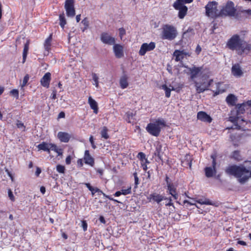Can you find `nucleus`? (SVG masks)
Masks as SVG:
<instances>
[{
	"label": "nucleus",
	"mask_w": 251,
	"mask_h": 251,
	"mask_svg": "<svg viewBox=\"0 0 251 251\" xmlns=\"http://www.w3.org/2000/svg\"><path fill=\"white\" fill-rule=\"evenodd\" d=\"M226 48L236 51L239 55L247 54L251 50V44L248 43L239 34H235L227 40Z\"/></svg>",
	"instance_id": "1"
},
{
	"label": "nucleus",
	"mask_w": 251,
	"mask_h": 251,
	"mask_svg": "<svg viewBox=\"0 0 251 251\" xmlns=\"http://www.w3.org/2000/svg\"><path fill=\"white\" fill-rule=\"evenodd\" d=\"M225 173L228 175L235 176L239 182L244 184L251 176V168L247 169L243 165H231L226 168Z\"/></svg>",
	"instance_id": "2"
},
{
	"label": "nucleus",
	"mask_w": 251,
	"mask_h": 251,
	"mask_svg": "<svg viewBox=\"0 0 251 251\" xmlns=\"http://www.w3.org/2000/svg\"><path fill=\"white\" fill-rule=\"evenodd\" d=\"M187 68L188 72L186 73L190 76V79L194 81L197 92L201 93L208 90V88L213 81V79H211L208 82H206L204 79H202L200 83L195 80L201 72L202 67L193 66V67H187Z\"/></svg>",
	"instance_id": "3"
},
{
	"label": "nucleus",
	"mask_w": 251,
	"mask_h": 251,
	"mask_svg": "<svg viewBox=\"0 0 251 251\" xmlns=\"http://www.w3.org/2000/svg\"><path fill=\"white\" fill-rule=\"evenodd\" d=\"M251 100H248L247 101L245 102H243L242 104H238L236 105L235 108L236 109L237 111V117H235L234 120H231V121H232L234 123H236V128L237 129H240V126L238 125V124H241V122H246V123L249 122L248 120L246 121L243 118H242L241 117H240L239 115L240 114H243L246 110H248L249 109L251 108Z\"/></svg>",
	"instance_id": "4"
},
{
	"label": "nucleus",
	"mask_w": 251,
	"mask_h": 251,
	"mask_svg": "<svg viewBox=\"0 0 251 251\" xmlns=\"http://www.w3.org/2000/svg\"><path fill=\"white\" fill-rule=\"evenodd\" d=\"M166 126V122L163 119H157L153 123L148 124L146 129L151 135L157 137L159 135L161 129Z\"/></svg>",
	"instance_id": "5"
},
{
	"label": "nucleus",
	"mask_w": 251,
	"mask_h": 251,
	"mask_svg": "<svg viewBox=\"0 0 251 251\" xmlns=\"http://www.w3.org/2000/svg\"><path fill=\"white\" fill-rule=\"evenodd\" d=\"M177 35V29L174 26L169 24L163 25L161 34L162 39L172 41L176 37Z\"/></svg>",
	"instance_id": "6"
},
{
	"label": "nucleus",
	"mask_w": 251,
	"mask_h": 251,
	"mask_svg": "<svg viewBox=\"0 0 251 251\" xmlns=\"http://www.w3.org/2000/svg\"><path fill=\"white\" fill-rule=\"evenodd\" d=\"M218 2L215 1H209L205 7V15L213 19L220 17V11L218 9Z\"/></svg>",
	"instance_id": "7"
},
{
	"label": "nucleus",
	"mask_w": 251,
	"mask_h": 251,
	"mask_svg": "<svg viewBox=\"0 0 251 251\" xmlns=\"http://www.w3.org/2000/svg\"><path fill=\"white\" fill-rule=\"evenodd\" d=\"M236 11V9L234 7V3L231 1H227L226 5L223 6L220 11V17L234 16Z\"/></svg>",
	"instance_id": "8"
},
{
	"label": "nucleus",
	"mask_w": 251,
	"mask_h": 251,
	"mask_svg": "<svg viewBox=\"0 0 251 251\" xmlns=\"http://www.w3.org/2000/svg\"><path fill=\"white\" fill-rule=\"evenodd\" d=\"M175 9L178 10V17L179 19H182L186 15L188 12L187 7L183 3L175 2L173 5Z\"/></svg>",
	"instance_id": "9"
},
{
	"label": "nucleus",
	"mask_w": 251,
	"mask_h": 251,
	"mask_svg": "<svg viewBox=\"0 0 251 251\" xmlns=\"http://www.w3.org/2000/svg\"><path fill=\"white\" fill-rule=\"evenodd\" d=\"M64 7L67 16L69 17H74L75 14L74 0H66Z\"/></svg>",
	"instance_id": "10"
},
{
	"label": "nucleus",
	"mask_w": 251,
	"mask_h": 251,
	"mask_svg": "<svg viewBox=\"0 0 251 251\" xmlns=\"http://www.w3.org/2000/svg\"><path fill=\"white\" fill-rule=\"evenodd\" d=\"M155 48V44L154 42H151L149 44L143 43L140 48L139 54L141 56L144 55L147 51L153 50Z\"/></svg>",
	"instance_id": "11"
},
{
	"label": "nucleus",
	"mask_w": 251,
	"mask_h": 251,
	"mask_svg": "<svg viewBox=\"0 0 251 251\" xmlns=\"http://www.w3.org/2000/svg\"><path fill=\"white\" fill-rule=\"evenodd\" d=\"M167 199V198L155 192L150 194L147 197V200L149 202H155L158 204Z\"/></svg>",
	"instance_id": "12"
},
{
	"label": "nucleus",
	"mask_w": 251,
	"mask_h": 251,
	"mask_svg": "<svg viewBox=\"0 0 251 251\" xmlns=\"http://www.w3.org/2000/svg\"><path fill=\"white\" fill-rule=\"evenodd\" d=\"M100 39L103 43L108 45H114L115 43V38L112 37L108 33L106 32L101 33Z\"/></svg>",
	"instance_id": "13"
},
{
	"label": "nucleus",
	"mask_w": 251,
	"mask_h": 251,
	"mask_svg": "<svg viewBox=\"0 0 251 251\" xmlns=\"http://www.w3.org/2000/svg\"><path fill=\"white\" fill-rule=\"evenodd\" d=\"M113 51L117 58H121L124 56V47L120 44H114Z\"/></svg>",
	"instance_id": "14"
},
{
	"label": "nucleus",
	"mask_w": 251,
	"mask_h": 251,
	"mask_svg": "<svg viewBox=\"0 0 251 251\" xmlns=\"http://www.w3.org/2000/svg\"><path fill=\"white\" fill-rule=\"evenodd\" d=\"M51 74L50 72H47L41 78L40 83L42 86L46 88H49L51 80Z\"/></svg>",
	"instance_id": "15"
},
{
	"label": "nucleus",
	"mask_w": 251,
	"mask_h": 251,
	"mask_svg": "<svg viewBox=\"0 0 251 251\" xmlns=\"http://www.w3.org/2000/svg\"><path fill=\"white\" fill-rule=\"evenodd\" d=\"M231 73L237 77H240L243 75V72L239 64L233 65L231 68Z\"/></svg>",
	"instance_id": "16"
},
{
	"label": "nucleus",
	"mask_w": 251,
	"mask_h": 251,
	"mask_svg": "<svg viewBox=\"0 0 251 251\" xmlns=\"http://www.w3.org/2000/svg\"><path fill=\"white\" fill-rule=\"evenodd\" d=\"M197 118L198 120L204 122L210 123L212 119L206 112L203 111H200L197 114Z\"/></svg>",
	"instance_id": "17"
},
{
	"label": "nucleus",
	"mask_w": 251,
	"mask_h": 251,
	"mask_svg": "<svg viewBox=\"0 0 251 251\" xmlns=\"http://www.w3.org/2000/svg\"><path fill=\"white\" fill-rule=\"evenodd\" d=\"M71 137V135L66 132L59 131L57 133V138L61 142L68 143Z\"/></svg>",
	"instance_id": "18"
},
{
	"label": "nucleus",
	"mask_w": 251,
	"mask_h": 251,
	"mask_svg": "<svg viewBox=\"0 0 251 251\" xmlns=\"http://www.w3.org/2000/svg\"><path fill=\"white\" fill-rule=\"evenodd\" d=\"M52 145H53V144L42 142L41 143L38 145L37 147L38 149V150H42L45 151H47L48 153H50V150H51L52 149Z\"/></svg>",
	"instance_id": "19"
},
{
	"label": "nucleus",
	"mask_w": 251,
	"mask_h": 251,
	"mask_svg": "<svg viewBox=\"0 0 251 251\" xmlns=\"http://www.w3.org/2000/svg\"><path fill=\"white\" fill-rule=\"evenodd\" d=\"M167 190L169 191V194L171 195L174 199L177 200L178 199V196L176 192V186L173 183L168 184Z\"/></svg>",
	"instance_id": "20"
},
{
	"label": "nucleus",
	"mask_w": 251,
	"mask_h": 251,
	"mask_svg": "<svg viewBox=\"0 0 251 251\" xmlns=\"http://www.w3.org/2000/svg\"><path fill=\"white\" fill-rule=\"evenodd\" d=\"M51 40H52V34H50V36L45 40L44 43V48L45 51L47 52L44 53L45 55H48L50 51L51 50Z\"/></svg>",
	"instance_id": "21"
},
{
	"label": "nucleus",
	"mask_w": 251,
	"mask_h": 251,
	"mask_svg": "<svg viewBox=\"0 0 251 251\" xmlns=\"http://www.w3.org/2000/svg\"><path fill=\"white\" fill-rule=\"evenodd\" d=\"M237 98L233 94H229L226 98V103L229 106H236L237 101Z\"/></svg>",
	"instance_id": "22"
},
{
	"label": "nucleus",
	"mask_w": 251,
	"mask_h": 251,
	"mask_svg": "<svg viewBox=\"0 0 251 251\" xmlns=\"http://www.w3.org/2000/svg\"><path fill=\"white\" fill-rule=\"evenodd\" d=\"M128 76L124 74L121 76L119 80V84L121 88L124 89L128 86Z\"/></svg>",
	"instance_id": "23"
},
{
	"label": "nucleus",
	"mask_w": 251,
	"mask_h": 251,
	"mask_svg": "<svg viewBox=\"0 0 251 251\" xmlns=\"http://www.w3.org/2000/svg\"><path fill=\"white\" fill-rule=\"evenodd\" d=\"M186 53L183 50H175L174 52L173 55L175 57L176 61L178 62L181 61L184 57Z\"/></svg>",
	"instance_id": "24"
},
{
	"label": "nucleus",
	"mask_w": 251,
	"mask_h": 251,
	"mask_svg": "<svg viewBox=\"0 0 251 251\" xmlns=\"http://www.w3.org/2000/svg\"><path fill=\"white\" fill-rule=\"evenodd\" d=\"M193 158L192 156L189 154H186L185 156L184 159L183 161H182V163L183 164L184 167H189L190 168H191L192 166V161Z\"/></svg>",
	"instance_id": "25"
},
{
	"label": "nucleus",
	"mask_w": 251,
	"mask_h": 251,
	"mask_svg": "<svg viewBox=\"0 0 251 251\" xmlns=\"http://www.w3.org/2000/svg\"><path fill=\"white\" fill-rule=\"evenodd\" d=\"M84 159L86 164H90L92 166L93 165L94 160L90 155L89 151L88 150H86L85 151Z\"/></svg>",
	"instance_id": "26"
},
{
	"label": "nucleus",
	"mask_w": 251,
	"mask_h": 251,
	"mask_svg": "<svg viewBox=\"0 0 251 251\" xmlns=\"http://www.w3.org/2000/svg\"><path fill=\"white\" fill-rule=\"evenodd\" d=\"M162 148V145L160 143L158 142L156 145L154 155L155 156H157L159 159H161L162 154H163Z\"/></svg>",
	"instance_id": "27"
},
{
	"label": "nucleus",
	"mask_w": 251,
	"mask_h": 251,
	"mask_svg": "<svg viewBox=\"0 0 251 251\" xmlns=\"http://www.w3.org/2000/svg\"><path fill=\"white\" fill-rule=\"evenodd\" d=\"M29 42L27 41L26 43L24 45V48L23 52V61L22 63H24L25 62L27 55L29 50Z\"/></svg>",
	"instance_id": "28"
},
{
	"label": "nucleus",
	"mask_w": 251,
	"mask_h": 251,
	"mask_svg": "<svg viewBox=\"0 0 251 251\" xmlns=\"http://www.w3.org/2000/svg\"><path fill=\"white\" fill-rule=\"evenodd\" d=\"M137 158L141 161V164L143 163H150L149 161L146 158L145 154L143 152H140L138 153Z\"/></svg>",
	"instance_id": "29"
},
{
	"label": "nucleus",
	"mask_w": 251,
	"mask_h": 251,
	"mask_svg": "<svg viewBox=\"0 0 251 251\" xmlns=\"http://www.w3.org/2000/svg\"><path fill=\"white\" fill-rule=\"evenodd\" d=\"M196 201L201 204H206L209 205H214L215 203L208 199L205 198L204 199H201L198 200H196Z\"/></svg>",
	"instance_id": "30"
},
{
	"label": "nucleus",
	"mask_w": 251,
	"mask_h": 251,
	"mask_svg": "<svg viewBox=\"0 0 251 251\" xmlns=\"http://www.w3.org/2000/svg\"><path fill=\"white\" fill-rule=\"evenodd\" d=\"M204 170L205 176L207 177H212L216 173V170H214L212 167H206Z\"/></svg>",
	"instance_id": "31"
},
{
	"label": "nucleus",
	"mask_w": 251,
	"mask_h": 251,
	"mask_svg": "<svg viewBox=\"0 0 251 251\" xmlns=\"http://www.w3.org/2000/svg\"><path fill=\"white\" fill-rule=\"evenodd\" d=\"M161 88L165 91V96L167 98H170L171 96V92L175 90V89L172 87V89L169 88L166 84H163L161 86Z\"/></svg>",
	"instance_id": "32"
},
{
	"label": "nucleus",
	"mask_w": 251,
	"mask_h": 251,
	"mask_svg": "<svg viewBox=\"0 0 251 251\" xmlns=\"http://www.w3.org/2000/svg\"><path fill=\"white\" fill-rule=\"evenodd\" d=\"M108 128L106 126L102 127L100 131L101 137L106 140L109 138V136L108 134Z\"/></svg>",
	"instance_id": "33"
},
{
	"label": "nucleus",
	"mask_w": 251,
	"mask_h": 251,
	"mask_svg": "<svg viewBox=\"0 0 251 251\" xmlns=\"http://www.w3.org/2000/svg\"><path fill=\"white\" fill-rule=\"evenodd\" d=\"M59 25L60 26L64 29L65 25L67 24L66 20L64 16V14L62 13L59 15Z\"/></svg>",
	"instance_id": "34"
},
{
	"label": "nucleus",
	"mask_w": 251,
	"mask_h": 251,
	"mask_svg": "<svg viewBox=\"0 0 251 251\" xmlns=\"http://www.w3.org/2000/svg\"><path fill=\"white\" fill-rule=\"evenodd\" d=\"M81 24L83 25V27H81V30L84 32L86 29H87L89 25V21L87 18H85L81 22Z\"/></svg>",
	"instance_id": "35"
},
{
	"label": "nucleus",
	"mask_w": 251,
	"mask_h": 251,
	"mask_svg": "<svg viewBox=\"0 0 251 251\" xmlns=\"http://www.w3.org/2000/svg\"><path fill=\"white\" fill-rule=\"evenodd\" d=\"M232 158L237 161L242 160V156L240 154V151H235L233 152Z\"/></svg>",
	"instance_id": "36"
},
{
	"label": "nucleus",
	"mask_w": 251,
	"mask_h": 251,
	"mask_svg": "<svg viewBox=\"0 0 251 251\" xmlns=\"http://www.w3.org/2000/svg\"><path fill=\"white\" fill-rule=\"evenodd\" d=\"M51 147V150L56 152L58 154V155H62V150L61 149H58L55 144H53V145H52Z\"/></svg>",
	"instance_id": "37"
},
{
	"label": "nucleus",
	"mask_w": 251,
	"mask_h": 251,
	"mask_svg": "<svg viewBox=\"0 0 251 251\" xmlns=\"http://www.w3.org/2000/svg\"><path fill=\"white\" fill-rule=\"evenodd\" d=\"M29 75L28 74H26V75H25V76L24 77L23 82L21 84L22 87H24L27 84L28 81L29 80Z\"/></svg>",
	"instance_id": "38"
},
{
	"label": "nucleus",
	"mask_w": 251,
	"mask_h": 251,
	"mask_svg": "<svg viewBox=\"0 0 251 251\" xmlns=\"http://www.w3.org/2000/svg\"><path fill=\"white\" fill-rule=\"evenodd\" d=\"M122 195H126L128 194H130L131 193V187H129L128 188L126 189H122L121 190Z\"/></svg>",
	"instance_id": "39"
},
{
	"label": "nucleus",
	"mask_w": 251,
	"mask_h": 251,
	"mask_svg": "<svg viewBox=\"0 0 251 251\" xmlns=\"http://www.w3.org/2000/svg\"><path fill=\"white\" fill-rule=\"evenodd\" d=\"M57 171L61 174H64L65 171V168L64 166L61 165H57L56 166Z\"/></svg>",
	"instance_id": "40"
},
{
	"label": "nucleus",
	"mask_w": 251,
	"mask_h": 251,
	"mask_svg": "<svg viewBox=\"0 0 251 251\" xmlns=\"http://www.w3.org/2000/svg\"><path fill=\"white\" fill-rule=\"evenodd\" d=\"M133 176L134 177V184H135V188H137L138 185L139 184V178L138 177L137 173V172H134L133 174Z\"/></svg>",
	"instance_id": "41"
},
{
	"label": "nucleus",
	"mask_w": 251,
	"mask_h": 251,
	"mask_svg": "<svg viewBox=\"0 0 251 251\" xmlns=\"http://www.w3.org/2000/svg\"><path fill=\"white\" fill-rule=\"evenodd\" d=\"M211 158L212 159V168L214 169V170H216V156L215 155H211Z\"/></svg>",
	"instance_id": "42"
},
{
	"label": "nucleus",
	"mask_w": 251,
	"mask_h": 251,
	"mask_svg": "<svg viewBox=\"0 0 251 251\" xmlns=\"http://www.w3.org/2000/svg\"><path fill=\"white\" fill-rule=\"evenodd\" d=\"M10 93L15 97L17 99L19 98V91L17 89H13L10 92Z\"/></svg>",
	"instance_id": "43"
},
{
	"label": "nucleus",
	"mask_w": 251,
	"mask_h": 251,
	"mask_svg": "<svg viewBox=\"0 0 251 251\" xmlns=\"http://www.w3.org/2000/svg\"><path fill=\"white\" fill-rule=\"evenodd\" d=\"M119 36H120L121 39H122L123 37L126 33V30L123 27H121L119 29Z\"/></svg>",
	"instance_id": "44"
},
{
	"label": "nucleus",
	"mask_w": 251,
	"mask_h": 251,
	"mask_svg": "<svg viewBox=\"0 0 251 251\" xmlns=\"http://www.w3.org/2000/svg\"><path fill=\"white\" fill-rule=\"evenodd\" d=\"M193 0H176L175 2L180 3H183V4L185 5L186 3H190L192 2Z\"/></svg>",
	"instance_id": "45"
},
{
	"label": "nucleus",
	"mask_w": 251,
	"mask_h": 251,
	"mask_svg": "<svg viewBox=\"0 0 251 251\" xmlns=\"http://www.w3.org/2000/svg\"><path fill=\"white\" fill-rule=\"evenodd\" d=\"M89 102L91 108L94 110V100H93L91 97H89Z\"/></svg>",
	"instance_id": "46"
},
{
	"label": "nucleus",
	"mask_w": 251,
	"mask_h": 251,
	"mask_svg": "<svg viewBox=\"0 0 251 251\" xmlns=\"http://www.w3.org/2000/svg\"><path fill=\"white\" fill-rule=\"evenodd\" d=\"M8 194L9 199L11 200V201H15V197L10 189L8 190Z\"/></svg>",
	"instance_id": "47"
},
{
	"label": "nucleus",
	"mask_w": 251,
	"mask_h": 251,
	"mask_svg": "<svg viewBox=\"0 0 251 251\" xmlns=\"http://www.w3.org/2000/svg\"><path fill=\"white\" fill-rule=\"evenodd\" d=\"M16 126H17V127L19 128H22V127L25 128L24 123H23L21 121H20L19 120L17 121Z\"/></svg>",
	"instance_id": "48"
},
{
	"label": "nucleus",
	"mask_w": 251,
	"mask_h": 251,
	"mask_svg": "<svg viewBox=\"0 0 251 251\" xmlns=\"http://www.w3.org/2000/svg\"><path fill=\"white\" fill-rule=\"evenodd\" d=\"M87 187L91 191L92 195H94V188L93 187L90 183H85Z\"/></svg>",
	"instance_id": "49"
},
{
	"label": "nucleus",
	"mask_w": 251,
	"mask_h": 251,
	"mask_svg": "<svg viewBox=\"0 0 251 251\" xmlns=\"http://www.w3.org/2000/svg\"><path fill=\"white\" fill-rule=\"evenodd\" d=\"M82 227L84 231L87 230V222L86 221H84V220L82 221Z\"/></svg>",
	"instance_id": "50"
},
{
	"label": "nucleus",
	"mask_w": 251,
	"mask_h": 251,
	"mask_svg": "<svg viewBox=\"0 0 251 251\" xmlns=\"http://www.w3.org/2000/svg\"><path fill=\"white\" fill-rule=\"evenodd\" d=\"M72 157L71 155H68L67 156L65 162L67 165H70L71 163Z\"/></svg>",
	"instance_id": "51"
},
{
	"label": "nucleus",
	"mask_w": 251,
	"mask_h": 251,
	"mask_svg": "<svg viewBox=\"0 0 251 251\" xmlns=\"http://www.w3.org/2000/svg\"><path fill=\"white\" fill-rule=\"evenodd\" d=\"M126 115H127V118L128 119V123H130L131 122L130 121V119L132 118V117L133 116V113L132 112H127L126 113Z\"/></svg>",
	"instance_id": "52"
},
{
	"label": "nucleus",
	"mask_w": 251,
	"mask_h": 251,
	"mask_svg": "<svg viewBox=\"0 0 251 251\" xmlns=\"http://www.w3.org/2000/svg\"><path fill=\"white\" fill-rule=\"evenodd\" d=\"M56 93H57L56 90H53L52 91V92L51 96H50V98L51 99L55 100L56 99Z\"/></svg>",
	"instance_id": "53"
},
{
	"label": "nucleus",
	"mask_w": 251,
	"mask_h": 251,
	"mask_svg": "<svg viewBox=\"0 0 251 251\" xmlns=\"http://www.w3.org/2000/svg\"><path fill=\"white\" fill-rule=\"evenodd\" d=\"M201 51V48L199 45H198L195 50V52L197 55H199Z\"/></svg>",
	"instance_id": "54"
},
{
	"label": "nucleus",
	"mask_w": 251,
	"mask_h": 251,
	"mask_svg": "<svg viewBox=\"0 0 251 251\" xmlns=\"http://www.w3.org/2000/svg\"><path fill=\"white\" fill-rule=\"evenodd\" d=\"M166 200H168L169 201L168 203H166V206H173V203L172 202V200L171 198H169V199H167Z\"/></svg>",
	"instance_id": "55"
},
{
	"label": "nucleus",
	"mask_w": 251,
	"mask_h": 251,
	"mask_svg": "<svg viewBox=\"0 0 251 251\" xmlns=\"http://www.w3.org/2000/svg\"><path fill=\"white\" fill-rule=\"evenodd\" d=\"M5 172H6L8 176L10 177L11 180L13 181L14 177H13L12 174L10 173V172H9V171L7 169H6L5 170Z\"/></svg>",
	"instance_id": "56"
},
{
	"label": "nucleus",
	"mask_w": 251,
	"mask_h": 251,
	"mask_svg": "<svg viewBox=\"0 0 251 251\" xmlns=\"http://www.w3.org/2000/svg\"><path fill=\"white\" fill-rule=\"evenodd\" d=\"M5 172H6L8 176L10 177L11 180L13 181L14 177H13L12 174L10 173V172H9V171L7 169H6L5 170Z\"/></svg>",
	"instance_id": "57"
},
{
	"label": "nucleus",
	"mask_w": 251,
	"mask_h": 251,
	"mask_svg": "<svg viewBox=\"0 0 251 251\" xmlns=\"http://www.w3.org/2000/svg\"><path fill=\"white\" fill-rule=\"evenodd\" d=\"M77 165L79 167H82L83 165V160L82 159H79L77 161Z\"/></svg>",
	"instance_id": "58"
},
{
	"label": "nucleus",
	"mask_w": 251,
	"mask_h": 251,
	"mask_svg": "<svg viewBox=\"0 0 251 251\" xmlns=\"http://www.w3.org/2000/svg\"><path fill=\"white\" fill-rule=\"evenodd\" d=\"M65 117V114L64 112L63 111H61L60 112L58 115V118L59 119H60V118H64Z\"/></svg>",
	"instance_id": "59"
},
{
	"label": "nucleus",
	"mask_w": 251,
	"mask_h": 251,
	"mask_svg": "<svg viewBox=\"0 0 251 251\" xmlns=\"http://www.w3.org/2000/svg\"><path fill=\"white\" fill-rule=\"evenodd\" d=\"M149 163H143L141 164V166L144 171H146L148 169L147 164Z\"/></svg>",
	"instance_id": "60"
},
{
	"label": "nucleus",
	"mask_w": 251,
	"mask_h": 251,
	"mask_svg": "<svg viewBox=\"0 0 251 251\" xmlns=\"http://www.w3.org/2000/svg\"><path fill=\"white\" fill-rule=\"evenodd\" d=\"M41 173V169L37 167V169H36V171L35 172V175L37 176H38L40 174V173Z\"/></svg>",
	"instance_id": "61"
},
{
	"label": "nucleus",
	"mask_w": 251,
	"mask_h": 251,
	"mask_svg": "<svg viewBox=\"0 0 251 251\" xmlns=\"http://www.w3.org/2000/svg\"><path fill=\"white\" fill-rule=\"evenodd\" d=\"M236 138H237L236 134H231L230 135V138L232 141H234V140H235L236 139Z\"/></svg>",
	"instance_id": "62"
},
{
	"label": "nucleus",
	"mask_w": 251,
	"mask_h": 251,
	"mask_svg": "<svg viewBox=\"0 0 251 251\" xmlns=\"http://www.w3.org/2000/svg\"><path fill=\"white\" fill-rule=\"evenodd\" d=\"M40 190L42 194H44L46 192V188L44 186H42L40 187Z\"/></svg>",
	"instance_id": "63"
},
{
	"label": "nucleus",
	"mask_w": 251,
	"mask_h": 251,
	"mask_svg": "<svg viewBox=\"0 0 251 251\" xmlns=\"http://www.w3.org/2000/svg\"><path fill=\"white\" fill-rule=\"evenodd\" d=\"M237 243H238V244L243 245V246L247 245L246 242L244 241H242V240L238 241Z\"/></svg>",
	"instance_id": "64"
}]
</instances>
